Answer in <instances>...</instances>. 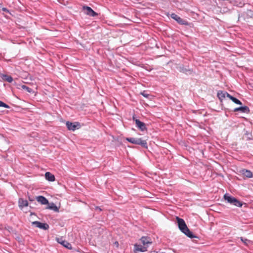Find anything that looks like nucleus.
Instances as JSON below:
<instances>
[{
    "mask_svg": "<svg viewBox=\"0 0 253 253\" xmlns=\"http://www.w3.org/2000/svg\"><path fill=\"white\" fill-rule=\"evenodd\" d=\"M32 225H35L36 227L43 230H47L49 226L47 223H41L38 221H35L32 222Z\"/></svg>",
    "mask_w": 253,
    "mask_h": 253,
    "instance_id": "8",
    "label": "nucleus"
},
{
    "mask_svg": "<svg viewBox=\"0 0 253 253\" xmlns=\"http://www.w3.org/2000/svg\"><path fill=\"white\" fill-rule=\"evenodd\" d=\"M83 11L84 12V13L90 16L94 17L98 15V14L95 12L91 7L84 5L82 7Z\"/></svg>",
    "mask_w": 253,
    "mask_h": 253,
    "instance_id": "5",
    "label": "nucleus"
},
{
    "mask_svg": "<svg viewBox=\"0 0 253 253\" xmlns=\"http://www.w3.org/2000/svg\"><path fill=\"white\" fill-rule=\"evenodd\" d=\"M228 97L229 98H230L231 99V97H232V95H231L230 94H229L227 92H226V97Z\"/></svg>",
    "mask_w": 253,
    "mask_h": 253,
    "instance_id": "28",
    "label": "nucleus"
},
{
    "mask_svg": "<svg viewBox=\"0 0 253 253\" xmlns=\"http://www.w3.org/2000/svg\"><path fill=\"white\" fill-rule=\"evenodd\" d=\"M147 251L146 246L143 245L135 244L134 246V252L137 253V252H144Z\"/></svg>",
    "mask_w": 253,
    "mask_h": 253,
    "instance_id": "9",
    "label": "nucleus"
},
{
    "mask_svg": "<svg viewBox=\"0 0 253 253\" xmlns=\"http://www.w3.org/2000/svg\"><path fill=\"white\" fill-rule=\"evenodd\" d=\"M226 91H219L217 92V96L219 99L222 101L223 99L226 97Z\"/></svg>",
    "mask_w": 253,
    "mask_h": 253,
    "instance_id": "17",
    "label": "nucleus"
},
{
    "mask_svg": "<svg viewBox=\"0 0 253 253\" xmlns=\"http://www.w3.org/2000/svg\"><path fill=\"white\" fill-rule=\"evenodd\" d=\"M95 210L96 211H101L102 210L99 207L96 206L95 207Z\"/></svg>",
    "mask_w": 253,
    "mask_h": 253,
    "instance_id": "27",
    "label": "nucleus"
},
{
    "mask_svg": "<svg viewBox=\"0 0 253 253\" xmlns=\"http://www.w3.org/2000/svg\"><path fill=\"white\" fill-rule=\"evenodd\" d=\"M19 206L20 208L22 209L24 207L28 206V202L26 200H24L22 198H20L18 201Z\"/></svg>",
    "mask_w": 253,
    "mask_h": 253,
    "instance_id": "14",
    "label": "nucleus"
},
{
    "mask_svg": "<svg viewBox=\"0 0 253 253\" xmlns=\"http://www.w3.org/2000/svg\"><path fill=\"white\" fill-rule=\"evenodd\" d=\"M47 208L48 209L53 210L54 211L58 212L59 211L58 208L53 203H51L50 204H48V207Z\"/></svg>",
    "mask_w": 253,
    "mask_h": 253,
    "instance_id": "21",
    "label": "nucleus"
},
{
    "mask_svg": "<svg viewBox=\"0 0 253 253\" xmlns=\"http://www.w3.org/2000/svg\"><path fill=\"white\" fill-rule=\"evenodd\" d=\"M234 112L241 111L243 113H249L250 112V110L248 107L245 106L236 108L234 109Z\"/></svg>",
    "mask_w": 253,
    "mask_h": 253,
    "instance_id": "13",
    "label": "nucleus"
},
{
    "mask_svg": "<svg viewBox=\"0 0 253 253\" xmlns=\"http://www.w3.org/2000/svg\"><path fill=\"white\" fill-rule=\"evenodd\" d=\"M1 78L3 81L11 83L13 81V78L11 76L7 75H2Z\"/></svg>",
    "mask_w": 253,
    "mask_h": 253,
    "instance_id": "19",
    "label": "nucleus"
},
{
    "mask_svg": "<svg viewBox=\"0 0 253 253\" xmlns=\"http://www.w3.org/2000/svg\"><path fill=\"white\" fill-rule=\"evenodd\" d=\"M179 71L186 74H191L192 73V71L191 70L187 69L184 66L179 67Z\"/></svg>",
    "mask_w": 253,
    "mask_h": 253,
    "instance_id": "18",
    "label": "nucleus"
},
{
    "mask_svg": "<svg viewBox=\"0 0 253 253\" xmlns=\"http://www.w3.org/2000/svg\"><path fill=\"white\" fill-rule=\"evenodd\" d=\"M0 107H3L5 108H10V106L7 105L6 104L4 103L1 101H0Z\"/></svg>",
    "mask_w": 253,
    "mask_h": 253,
    "instance_id": "25",
    "label": "nucleus"
},
{
    "mask_svg": "<svg viewBox=\"0 0 253 253\" xmlns=\"http://www.w3.org/2000/svg\"><path fill=\"white\" fill-rule=\"evenodd\" d=\"M170 17L171 18L175 20L179 24L182 25H189V22L185 19H182L178 15L175 13H172L170 15Z\"/></svg>",
    "mask_w": 253,
    "mask_h": 253,
    "instance_id": "4",
    "label": "nucleus"
},
{
    "mask_svg": "<svg viewBox=\"0 0 253 253\" xmlns=\"http://www.w3.org/2000/svg\"><path fill=\"white\" fill-rule=\"evenodd\" d=\"M2 10L3 11H6V12H8V10L7 8H2Z\"/></svg>",
    "mask_w": 253,
    "mask_h": 253,
    "instance_id": "29",
    "label": "nucleus"
},
{
    "mask_svg": "<svg viewBox=\"0 0 253 253\" xmlns=\"http://www.w3.org/2000/svg\"><path fill=\"white\" fill-rule=\"evenodd\" d=\"M126 140L132 144L141 145L142 147L147 148L148 145L146 140H142L141 138H126Z\"/></svg>",
    "mask_w": 253,
    "mask_h": 253,
    "instance_id": "3",
    "label": "nucleus"
},
{
    "mask_svg": "<svg viewBox=\"0 0 253 253\" xmlns=\"http://www.w3.org/2000/svg\"><path fill=\"white\" fill-rule=\"evenodd\" d=\"M21 88L24 90H26L27 92L31 93L33 92V89L25 85H21Z\"/></svg>",
    "mask_w": 253,
    "mask_h": 253,
    "instance_id": "23",
    "label": "nucleus"
},
{
    "mask_svg": "<svg viewBox=\"0 0 253 253\" xmlns=\"http://www.w3.org/2000/svg\"><path fill=\"white\" fill-rule=\"evenodd\" d=\"M242 172L243 175L248 178H251L253 176V173L249 170L243 169Z\"/></svg>",
    "mask_w": 253,
    "mask_h": 253,
    "instance_id": "20",
    "label": "nucleus"
},
{
    "mask_svg": "<svg viewBox=\"0 0 253 253\" xmlns=\"http://www.w3.org/2000/svg\"><path fill=\"white\" fill-rule=\"evenodd\" d=\"M177 225L180 230L185 235L190 238H197V237L193 234V233L190 231L187 227L185 221L178 217H176Z\"/></svg>",
    "mask_w": 253,
    "mask_h": 253,
    "instance_id": "1",
    "label": "nucleus"
},
{
    "mask_svg": "<svg viewBox=\"0 0 253 253\" xmlns=\"http://www.w3.org/2000/svg\"><path fill=\"white\" fill-rule=\"evenodd\" d=\"M141 94H142L145 97H148L149 96V94H147L145 91L142 92Z\"/></svg>",
    "mask_w": 253,
    "mask_h": 253,
    "instance_id": "26",
    "label": "nucleus"
},
{
    "mask_svg": "<svg viewBox=\"0 0 253 253\" xmlns=\"http://www.w3.org/2000/svg\"><path fill=\"white\" fill-rule=\"evenodd\" d=\"M45 177L46 179L49 181H54L55 179L54 175L49 172L45 173Z\"/></svg>",
    "mask_w": 253,
    "mask_h": 253,
    "instance_id": "16",
    "label": "nucleus"
},
{
    "mask_svg": "<svg viewBox=\"0 0 253 253\" xmlns=\"http://www.w3.org/2000/svg\"><path fill=\"white\" fill-rule=\"evenodd\" d=\"M224 199L229 204L238 207H241L243 205L242 202L238 200L236 198L230 196L229 194H225L224 195Z\"/></svg>",
    "mask_w": 253,
    "mask_h": 253,
    "instance_id": "2",
    "label": "nucleus"
},
{
    "mask_svg": "<svg viewBox=\"0 0 253 253\" xmlns=\"http://www.w3.org/2000/svg\"><path fill=\"white\" fill-rule=\"evenodd\" d=\"M37 201L42 205L49 204L47 199L42 196H39L36 197Z\"/></svg>",
    "mask_w": 253,
    "mask_h": 253,
    "instance_id": "12",
    "label": "nucleus"
},
{
    "mask_svg": "<svg viewBox=\"0 0 253 253\" xmlns=\"http://www.w3.org/2000/svg\"><path fill=\"white\" fill-rule=\"evenodd\" d=\"M140 241L141 243L143 244V245L144 246H146L147 248L148 247L149 245L152 244L151 239L149 237L143 236L140 239Z\"/></svg>",
    "mask_w": 253,
    "mask_h": 253,
    "instance_id": "11",
    "label": "nucleus"
},
{
    "mask_svg": "<svg viewBox=\"0 0 253 253\" xmlns=\"http://www.w3.org/2000/svg\"><path fill=\"white\" fill-rule=\"evenodd\" d=\"M241 241L245 245H248V243L250 242V241L247 239L244 238L243 237H240Z\"/></svg>",
    "mask_w": 253,
    "mask_h": 253,
    "instance_id": "24",
    "label": "nucleus"
},
{
    "mask_svg": "<svg viewBox=\"0 0 253 253\" xmlns=\"http://www.w3.org/2000/svg\"><path fill=\"white\" fill-rule=\"evenodd\" d=\"M133 120L135 121L136 126L140 129L141 131H144L147 129L146 125L140 120L135 118L134 116H133Z\"/></svg>",
    "mask_w": 253,
    "mask_h": 253,
    "instance_id": "7",
    "label": "nucleus"
},
{
    "mask_svg": "<svg viewBox=\"0 0 253 253\" xmlns=\"http://www.w3.org/2000/svg\"><path fill=\"white\" fill-rule=\"evenodd\" d=\"M231 100L237 104H239V105L242 104V102L239 99H238L237 98H236L233 96L231 97Z\"/></svg>",
    "mask_w": 253,
    "mask_h": 253,
    "instance_id": "22",
    "label": "nucleus"
},
{
    "mask_svg": "<svg viewBox=\"0 0 253 253\" xmlns=\"http://www.w3.org/2000/svg\"><path fill=\"white\" fill-rule=\"evenodd\" d=\"M243 138L246 141H249L253 139V137L251 132L246 131L243 136Z\"/></svg>",
    "mask_w": 253,
    "mask_h": 253,
    "instance_id": "15",
    "label": "nucleus"
},
{
    "mask_svg": "<svg viewBox=\"0 0 253 253\" xmlns=\"http://www.w3.org/2000/svg\"><path fill=\"white\" fill-rule=\"evenodd\" d=\"M57 241L58 242V243L61 244L64 247L68 249L71 250L72 249V245L70 243H69V242H68L66 241L63 240L62 239H61H61L57 238Z\"/></svg>",
    "mask_w": 253,
    "mask_h": 253,
    "instance_id": "10",
    "label": "nucleus"
},
{
    "mask_svg": "<svg viewBox=\"0 0 253 253\" xmlns=\"http://www.w3.org/2000/svg\"><path fill=\"white\" fill-rule=\"evenodd\" d=\"M66 125L68 129L70 130L74 131L76 129H78L80 127V124L78 122L73 123L70 122H67Z\"/></svg>",
    "mask_w": 253,
    "mask_h": 253,
    "instance_id": "6",
    "label": "nucleus"
}]
</instances>
